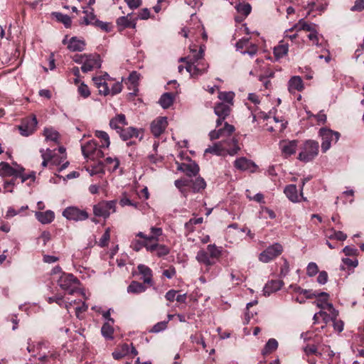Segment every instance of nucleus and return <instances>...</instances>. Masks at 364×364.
I'll use <instances>...</instances> for the list:
<instances>
[{"instance_id": "nucleus-62", "label": "nucleus", "mask_w": 364, "mask_h": 364, "mask_svg": "<svg viewBox=\"0 0 364 364\" xmlns=\"http://www.w3.org/2000/svg\"><path fill=\"white\" fill-rule=\"evenodd\" d=\"M250 45V40L247 38H243L237 41L235 44L237 50H240L241 53L242 50H247V48Z\"/></svg>"}, {"instance_id": "nucleus-19", "label": "nucleus", "mask_w": 364, "mask_h": 364, "mask_svg": "<svg viewBox=\"0 0 364 364\" xmlns=\"http://www.w3.org/2000/svg\"><path fill=\"white\" fill-rule=\"evenodd\" d=\"M298 145L297 140L282 141L279 144V147L284 157L287 158L296 153Z\"/></svg>"}, {"instance_id": "nucleus-10", "label": "nucleus", "mask_w": 364, "mask_h": 364, "mask_svg": "<svg viewBox=\"0 0 364 364\" xmlns=\"http://www.w3.org/2000/svg\"><path fill=\"white\" fill-rule=\"evenodd\" d=\"M314 296L321 297V299L318 301L317 306L321 309L326 310L327 317L330 318L331 320H336L338 315V311L333 308V304L328 302V294L326 292L314 293Z\"/></svg>"}, {"instance_id": "nucleus-35", "label": "nucleus", "mask_w": 364, "mask_h": 364, "mask_svg": "<svg viewBox=\"0 0 364 364\" xmlns=\"http://www.w3.org/2000/svg\"><path fill=\"white\" fill-rule=\"evenodd\" d=\"M235 167L240 171H247L255 166L254 163L245 157L237 159L234 162Z\"/></svg>"}, {"instance_id": "nucleus-1", "label": "nucleus", "mask_w": 364, "mask_h": 364, "mask_svg": "<svg viewBox=\"0 0 364 364\" xmlns=\"http://www.w3.org/2000/svg\"><path fill=\"white\" fill-rule=\"evenodd\" d=\"M205 46H200L199 50H196V46H190V55L186 58H181L180 62H186V70L192 77H198L205 73L208 65L203 60Z\"/></svg>"}, {"instance_id": "nucleus-56", "label": "nucleus", "mask_w": 364, "mask_h": 364, "mask_svg": "<svg viewBox=\"0 0 364 364\" xmlns=\"http://www.w3.org/2000/svg\"><path fill=\"white\" fill-rule=\"evenodd\" d=\"M58 152L60 154V156H59L60 159L57 158L56 154H53L52 157V163L55 165H60L61 162L65 160L66 159V153H65V149L64 147H59Z\"/></svg>"}, {"instance_id": "nucleus-13", "label": "nucleus", "mask_w": 364, "mask_h": 364, "mask_svg": "<svg viewBox=\"0 0 364 364\" xmlns=\"http://www.w3.org/2000/svg\"><path fill=\"white\" fill-rule=\"evenodd\" d=\"M63 215L69 220L81 221L88 218V213L85 210H80L75 207H68L63 212Z\"/></svg>"}, {"instance_id": "nucleus-49", "label": "nucleus", "mask_w": 364, "mask_h": 364, "mask_svg": "<svg viewBox=\"0 0 364 364\" xmlns=\"http://www.w3.org/2000/svg\"><path fill=\"white\" fill-rule=\"evenodd\" d=\"M206 187V183L203 178L198 177L194 181L192 180V183L190 188H192L193 192H200L204 190Z\"/></svg>"}, {"instance_id": "nucleus-28", "label": "nucleus", "mask_w": 364, "mask_h": 364, "mask_svg": "<svg viewBox=\"0 0 364 364\" xmlns=\"http://www.w3.org/2000/svg\"><path fill=\"white\" fill-rule=\"evenodd\" d=\"M137 269L139 273L142 275L141 279L143 280L144 283L152 286L153 275L151 269L148 266L144 264H139Z\"/></svg>"}, {"instance_id": "nucleus-27", "label": "nucleus", "mask_w": 364, "mask_h": 364, "mask_svg": "<svg viewBox=\"0 0 364 364\" xmlns=\"http://www.w3.org/2000/svg\"><path fill=\"white\" fill-rule=\"evenodd\" d=\"M284 193L287 198L292 203L299 202L300 193H298L297 188L294 184L287 185L284 189Z\"/></svg>"}, {"instance_id": "nucleus-55", "label": "nucleus", "mask_w": 364, "mask_h": 364, "mask_svg": "<svg viewBox=\"0 0 364 364\" xmlns=\"http://www.w3.org/2000/svg\"><path fill=\"white\" fill-rule=\"evenodd\" d=\"M235 8L237 12L241 14L244 17L247 16L251 12V6L248 3L239 4Z\"/></svg>"}, {"instance_id": "nucleus-53", "label": "nucleus", "mask_w": 364, "mask_h": 364, "mask_svg": "<svg viewBox=\"0 0 364 364\" xmlns=\"http://www.w3.org/2000/svg\"><path fill=\"white\" fill-rule=\"evenodd\" d=\"M207 251L211 259H218L220 257L222 251L221 249L215 245H208Z\"/></svg>"}, {"instance_id": "nucleus-60", "label": "nucleus", "mask_w": 364, "mask_h": 364, "mask_svg": "<svg viewBox=\"0 0 364 364\" xmlns=\"http://www.w3.org/2000/svg\"><path fill=\"white\" fill-rule=\"evenodd\" d=\"M304 353L306 355H316L317 356H322V353L318 351V348L314 345H307L304 348Z\"/></svg>"}, {"instance_id": "nucleus-58", "label": "nucleus", "mask_w": 364, "mask_h": 364, "mask_svg": "<svg viewBox=\"0 0 364 364\" xmlns=\"http://www.w3.org/2000/svg\"><path fill=\"white\" fill-rule=\"evenodd\" d=\"M41 153L42 158L43 159L41 165H42V166L46 167L47 166L48 161V160L52 161L53 151H52V150H50V149L48 148V149H46V151H44L43 149H41Z\"/></svg>"}, {"instance_id": "nucleus-33", "label": "nucleus", "mask_w": 364, "mask_h": 364, "mask_svg": "<svg viewBox=\"0 0 364 364\" xmlns=\"http://www.w3.org/2000/svg\"><path fill=\"white\" fill-rule=\"evenodd\" d=\"M122 140L126 141L133 137H139V130L132 127L123 128L119 133Z\"/></svg>"}, {"instance_id": "nucleus-4", "label": "nucleus", "mask_w": 364, "mask_h": 364, "mask_svg": "<svg viewBox=\"0 0 364 364\" xmlns=\"http://www.w3.org/2000/svg\"><path fill=\"white\" fill-rule=\"evenodd\" d=\"M318 152V142L312 139L306 140L300 147L297 159L304 163H308L313 161Z\"/></svg>"}, {"instance_id": "nucleus-57", "label": "nucleus", "mask_w": 364, "mask_h": 364, "mask_svg": "<svg viewBox=\"0 0 364 364\" xmlns=\"http://www.w3.org/2000/svg\"><path fill=\"white\" fill-rule=\"evenodd\" d=\"M139 77L140 75L137 72L133 71L129 74V76L127 79L128 82L130 84V86L132 87L134 91L136 90L137 83Z\"/></svg>"}, {"instance_id": "nucleus-18", "label": "nucleus", "mask_w": 364, "mask_h": 364, "mask_svg": "<svg viewBox=\"0 0 364 364\" xmlns=\"http://www.w3.org/2000/svg\"><path fill=\"white\" fill-rule=\"evenodd\" d=\"M136 21L137 18H133L131 14L119 17L116 21L118 31H122L127 28H135L136 26Z\"/></svg>"}, {"instance_id": "nucleus-34", "label": "nucleus", "mask_w": 364, "mask_h": 364, "mask_svg": "<svg viewBox=\"0 0 364 364\" xmlns=\"http://www.w3.org/2000/svg\"><path fill=\"white\" fill-rule=\"evenodd\" d=\"M178 169L189 177L196 176L199 171V167L196 164H182L179 166Z\"/></svg>"}, {"instance_id": "nucleus-5", "label": "nucleus", "mask_w": 364, "mask_h": 364, "mask_svg": "<svg viewBox=\"0 0 364 364\" xmlns=\"http://www.w3.org/2000/svg\"><path fill=\"white\" fill-rule=\"evenodd\" d=\"M58 284L70 294H73L80 290V281L70 273H62L58 279Z\"/></svg>"}, {"instance_id": "nucleus-46", "label": "nucleus", "mask_w": 364, "mask_h": 364, "mask_svg": "<svg viewBox=\"0 0 364 364\" xmlns=\"http://www.w3.org/2000/svg\"><path fill=\"white\" fill-rule=\"evenodd\" d=\"M113 324L114 323H112L110 321H106L101 328L102 336L107 339L111 340L113 338Z\"/></svg>"}, {"instance_id": "nucleus-32", "label": "nucleus", "mask_w": 364, "mask_h": 364, "mask_svg": "<svg viewBox=\"0 0 364 364\" xmlns=\"http://www.w3.org/2000/svg\"><path fill=\"white\" fill-rule=\"evenodd\" d=\"M283 286L282 280H272L267 282L263 289L264 295H270L272 293L279 290Z\"/></svg>"}, {"instance_id": "nucleus-61", "label": "nucleus", "mask_w": 364, "mask_h": 364, "mask_svg": "<svg viewBox=\"0 0 364 364\" xmlns=\"http://www.w3.org/2000/svg\"><path fill=\"white\" fill-rule=\"evenodd\" d=\"M342 262H343V264L341 265V269H342V270L346 269V266L348 267H350V268H355L358 264L357 259L353 260L349 258H343L342 259Z\"/></svg>"}, {"instance_id": "nucleus-15", "label": "nucleus", "mask_w": 364, "mask_h": 364, "mask_svg": "<svg viewBox=\"0 0 364 364\" xmlns=\"http://www.w3.org/2000/svg\"><path fill=\"white\" fill-rule=\"evenodd\" d=\"M234 131L235 127L225 122L223 128L211 131L209 133V136L210 140H215L220 137H226V139H229L230 137H232V134Z\"/></svg>"}, {"instance_id": "nucleus-3", "label": "nucleus", "mask_w": 364, "mask_h": 364, "mask_svg": "<svg viewBox=\"0 0 364 364\" xmlns=\"http://www.w3.org/2000/svg\"><path fill=\"white\" fill-rule=\"evenodd\" d=\"M240 147L235 137H230L224 141L213 144L205 150V154H211L216 156H225L227 154L234 156L239 151Z\"/></svg>"}, {"instance_id": "nucleus-20", "label": "nucleus", "mask_w": 364, "mask_h": 364, "mask_svg": "<svg viewBox=\"0 0 364 364\" xmlns=\"http://www.w3.org/2000/svg\"><path fill=\"white\" fill-rule=\"evenodd\" d=\"M159 241H153L146 247V251L151 253L155 252L156 255L159 257L166 256L169 254L170 250L165 245L159 243Z\"/></svg>"}, {"instance_id": "nucleus-23", "label": "nucleus", "mask_w": 364, "mask_h": 364, "mask_svg": "<svg viewBox=\"0 0 364 364\" xmlns=\"http://www.w3.org/2000/svg\"><path fill=\"white\" fill-rule=\"evenodd\" d=\"M63 44L68 43V48L71 51H82L85 49V42L82 39H79L77 37H72L68 42L65 38L63 41Z\"/></svg>"}, {"instance_id": "nucleus-36", "label": "nucleus", "mask_w": 364, "mask_h": 364, "mask_svg": "<svg viewBox=\"0 0 364 364\" xmlns=\"http://www.w3.org/2000/svg\"><path fill=\"white\" fill-rule=\"evenodd\" d=\"M196 259L198 262L205 264L206 266H211L214 264L212 261L208 251L200 250L198 252L196 255Z\"/></svg>"}, {"instance_id": "nucleus-59", "label": "nucleus", "mask_w": 364, "mask_h": 364, "mask_svg": "<svg viewBox=\"0 0 364 364\" xmlns=\"http://www.w3.org/2000/svg\"><path fill=\"white\" fill-rule=\"evenodd\" d=\"M109 239H110V230H109V228H107L98 242L99 246H100L101 247H106L108 245Z\"/></svg>"}, {"instance_id": "nucleus-21", "label": "nucleus", "mask_w": 364, "mask_h": 364, "mask_svg": "<svg viewBox=\"0 0 364 364\" xmlns=\"http://www.w3.org/2000/svg\"><path fill=\"white\" fill-rule=\"evenodd\" d=\"M109 78V75L105 74L103 76H96L92 77V80L95 86L99 89V92L104 95H109V87L107 82V79Z\"/></svg>"}, {"instance_id": "nucleus-50", "label": "nucleus", "mask_w": 364, "mask_h": 364, "mask_svg": "<svg viewBox=\"0 0 364 364\" xmlns=\"http://www.w3.org/2000/svg\"><path fill=\"white\" fill-rule=\"evenodd\" d=\"M235 94L232 92H220L218 94V98L225 104H228L231 106L233 105V99Z\"/></svg>"}, {"instance_id": "nucleus-17", "label": "nucleus", "mask_w": 364, "mask_h": 364, "mask_svg": "<svg viewBox=\"0 0 364 364\" xmlns=\"http://www.w3.org/2000/svg\"><path fill=\"white\" fill-rule=\"evenodd\" d=\"M167 125V118L159 117L151 122V132L155 137H158L164 132Z\"/></svg>"}, {"instance_id": "nucleus-47", "label": "nucleus", "mask_w": 364, "mask_h": 364, "mask_svg": "<svg viewBox=\"0 0 364 364\" xmlns=\"http://www.w3.org/2000/svg\"><path fill=\"white\" fill-rule=\"evenodd\" d=\"M203 221L202 217L191 218L185 223L184 228L188 233L193 232L195 230V225L201 224Z\"/></svg>"}, {"instance_id": "nucleus-24", "label": "nucleus", "mask_w": 364, "mask_h": 364, "mask_svg": "<svg viewBox=\"0 0 364 364\" xmlns=\"http://www.w3.org/2000/svg\"><path fill=\"white\" fill-rule=\"evenodd\" d=\"M127 125L125 115L123 114H117L112 118L109 122V127L111 129L116 130L119 134L124 126Z\"/></svg>"}, {"instance_id": "nucleus-14", "label": "nucleus", "mask_w": 364, "mask_h": 364, "mask_svg": "<svg viewBox=\"0 0 364 364\" xmlns=\"http://www.w3.org/2000/svg\"><path fill=\"white\" fill-rule=\"evenodd\" d=\"M231 107V105L224 102H219L215 106L214 112L218 117L216 120L217 127H220L226 117L230 115Z\"/></svg>"}, {"instance_id": "nucleus-31", "label": "nucleus", "mask_w": 364, "mask_h": 364, "mask_svg": "<svg viewBox=\"0 0 364 364\" xmlns=\"http://www.w3.org/2000/svg\"><path fill=\"white\" fill-rule=\"evenodd\" d=\"M175 186L184 197H187L188 189L192 183V179L181 178L175 181Z\"/></svg>"}, {"instance_id": "nucleus-51", "label": "nucleus", "mask_w": 364, "mask_h": 364, "mask_svg": "<svg viewBox=\"0 0 364 364\" xmlns=\"http://www.w3.org/2000/svg\"><path fill=\"white\" fill-rule=\"evenodd\" d=\"M95 136L101 140L102 147H109L110 144V141L109 136L107 132L104 131L97 130L95 132Z\"/></svg>"}, {"instance_id": "nucleus-43", "label": "nucleus", "mask_w": 364, "mask_h": 364, "mask_svg": "<svg viewBox=\"0 0 364 364\" xmlns=\"http://www.w3.org/2000/svg\"><path fill=\"white\" fill-rule=\"evenodd\" d=\"M174 96L170 92L163 94L159 99V104L164 109L168 108L173 102Z\"/></svg>"}, {"instance_id": "nucleus-7", "label": "nucleus", "mask_w": 364, "mask_h": 364, "mask_svg": "<svg viewBox=\"0 0 364 364\" xmlns=\"http://www.w3.org/2000/svg\"><path fill=\"white\" fill-rule=\"evenodd\" d=\"M117 200H102L93 206V213L97 217L105 219L116 212Z\"/></svg>"}, {"instance_id": "nucleus-37", "label": "nucleus", "mask_w": 364, "mask_h": 364, "mask_svg": "<svg viewBox=\"0 0 364 364\" xmlns=\"http://www.w3.org/2000/svg\"><path fill=\"white\" fill-rule=\"evenodd\" d=\"M83 13L85 14V16L82 18V23L85 25H92L97 19L94 9L92 7H86L84 9Z\"/></svg>"}, {"instance_id": "nucleus-2", "label": "nucleus", "mask_w": 364, "mask_h": 364, "mask_svg": "<svg viewBox=\"0 0 364 364\" xmlns=\"http://www.w3.org/2000/svg\"><path fill=\"white\" fill-rule=\"evenodd\" d=\"M162 234V229L156 227H151L150 228V235L139 232L136 233L135 238L132 240L130 247L135 252L140 251L143 247L146 250V247L150 245L151 242L159 241V237Z\"/></svg>"}, {"instance_id": "nucleus-38", "label": "nucleus", "mask_w": 364, "mask_h": 364, "mask_svg": "<svg viewBox=\"0 0 364 364\" xmlns=\"http://www.w3.org/2000/svg\"><path fill=\"white\" fill-rule=\"evenodd\" d=\"M43 135L47 141H53L55 144L58 143L59 133L53 128H45Z\"/></svg>"}, {"instance_id": "nucleus-30", "label": "nucleus", "mask_w": 364, "mask_h": 364, "mask_svg": "<svg viewBox=\"0 0 364 364\" xmlns=\"http://www.w3.org/2000/svg\"><path fill=\"white\" fill-rule=\"evenodd\" d=\"M317 25L315 23H306L304 18L300 19L297 23L294 25L293 27L289 29V31H306L309 32H312L315 29H316Z\"/></svg>"}, {"instance_id": "nucleus-44", "label": "nucleus", "mask_w": 364, "mask_h": 364, "mask_svg": "<svg viewBox=\"0 0 364 364\" xmlns=\"http://www.w3.org/2000/svg\"><path fill=\"white\" fill-rule=\"evenodd\" d=\"M308 38L316 46H317V47L323 46V37L321 34L318 33L317 29H315L314 31L311 32L308 35Z\"/></svg>"}, {"instance_id": "nucleus-6", "label": "nucleus", "mask_w": 364, "mask_h": 364, "mask_svg": "<svg viewBox=\"0 0 364 364\" xmlns=\"http://www.w3.org/2000/svg\"><path fill=\"white\" fill-rule=\"evenodd\" d=\"M318 136L321 138V151L323 153H326L331 147L332 143L338 141L340 134L328 128L323 127L319 129Z\"/></svg>"}, {"instance_id": "nucleus-42", "label": "nucleus", "mask_w": 364, "mask_h": 364, "mask_svg": "<svg viewBox=\"0 0 364 364\" xmlns=\"http://www.w3.org/2000/svg\"><path fill=\"white\" fill-rule=\"evenodd\" d=\"M146 287L144 284L139 282L133 281L127 287V291L132 294H140L144 292Z\"/></svg>"}, {"instance_id": "nucleus-63", "label": "nucleus", "mask_w": 364, "mask_h": 364, "mask_svg": "<svg viewBox=\"0 0 364 364\" xmlns=\"http://www.w3.org/2000/svg\"><path fill=\"white\" fill-rule=\"evenodd\" d=\"M318 272V268L315 262L309 263L306 267V274L309 277L315 276Z\"/></svg>"}, {"instance_id": "nucleus-12", "label": "nucleus", "mask_w": 364, "mask_h": 364, "mask_svg": "<svg viewBox=\"0 0 364 364\" xmlns=\"http://www.w3.org/2000/svg\"><path fill=\"white\" fill-rule=\"evenodd\" d=\"M191 21L194 23L195 27H185L181 30V33H183V36L185 38H195V36L196 34V31H203L202 36L204 40H207L208 36L207 33L204 31V27L200 22V21L198 19L197 16L195 14H191Z\"/></svg>"}, {"instance_id": "nucleus-52", "label": "nucleus", "mask_w": 364, "mask_h": 364, "mask_svg": "<svg viewBox=\"0 0 364 364\" xmlns=\"http://www.w3.org/2000/svg\"><path fill=\"white\" fill-rule=\"evenodd\" d=\"M87 171L90 173V176H95L97 174H103L104 173V166L103 164L99 162L95 166H90L86 168Z\"/></svg>"}, {"instance_id": "nucleus-39", "label": "nucleus", "mask_w": 364, "mask_h": 364, "mask_svg": "<svg viewBox=\"0 0 364 364\" xmlns=\"http://www.w3.org/2000/svg\"><path fill=\"white\" fill-rule=\"evenodd\" d=\"M103 166L104 168L106 167L109 171L114 172L119 168V161L117 157H107Z\"/></svg>"}, {"instance_id": "nucleus-11", "label": "nucleus", "mask_w": 364, "mask_h": 364, "mask_svg": "<svg viewBox=\"0 0 364 364\" xmlns=\"http://www.w3.org/2000/svg\"><path fill=\"white\" fill-rule=\"evenodd\" d=\"M38 122L35 115L26 117L22 119L18 129L20 134L23 136L31 135L36 130Z\"/></svg>"}, {"instance_id": "nucleus-22", "label": "nucleus", "mask_w": 364, "mask_h": 364, "mask_svg": "<svg viewBox=\"0 0 364 364\" xmlns=\"http://www.w3.org/2000/svg\"><path fill=\"white\" fill-rule=\"evenodd\" d=\"M16 167H12L7 162L0 163V176H14L18 177L20 175L21 166L16 164Z\"/></svg>"}, {"instance_id": "nucleus-9", "label": "nucleus", "mask_w": 364, "mask_h": 364, "mask_svg": "<svg viewBox=\"0 0 364 364\" xmlns=\"http://www.w3.org/2000/svg\"><path fill=\"white\" fill-rule=\"evenodd\" d=\"M81 149L85 158L92 160H98L103 157L104 154L102 151L97 146V143L93 140L82 145Z\"/></svg>"}, {"instance_id": "nucleus-41", "label": "nucleus", "mask_w": 364, "mask_h": 364, "mask_svg": "<svg viewBox=\"0 0 364 364\" xmlns=\"http://www.w3.org/2000/svg\"><path fill=\"white\" fill-rule=\"evenodd\" d=\"M289 50V46L287 43L281 41L280 43L274 49V54L276 58H282L285 56Z\"/></svg>"}, {"instance_id": "nucleus-29", "label": "nucleus", "mask_w": 364, "mask_h": 364, "mask_svg": "<svg viewBox=\"0 0 364 364\" xmlns=\"http://www.w3.org/2000/svg\"><path fill=\"white\" fill-rule=\"evenodd\" d=\"M36 219L42 224H49L54 220L55 214L52 210H46L45 212L37 211L35 213Z\"/></svg>"}, {"instance_id": "nucleus-26", "label": "nucleus", "mask_w": 364, "mask_h": 364, "mask_svg": "<svg viewBox=\"0 0 364 364\" xmlns=\"http://www.w3.org/2000/svg\"><path fill=\"white\" fill-rule=\"evenodd\" d=\"M304 88V86L301 77L293 76L289 80L288 90L291 93H294L296 91L301 92Z\"/></svg>"}, {"instance_id": "nucleus-8", "label": "nucleus", "mask_w": 364, "mask_h": 364, "mask_svg": "<svg viewBox=\"0 0 364 364\" xmlns=\"http://www.w3.org/2000/svg\"><path fill=\"white\" fill-rule=\"evenodd\" d=\"M283 252V247L281 244L276 242L267 247L258 257L260 262L268 263L279 256Z\"/></svg>"}, {"instance_id": "nucleus-40", "label": "nucleus", "mask_w": 364, "mask_h": 364, "mask_svg": "<svg viewBox=\"0 0 364 364\" xmlns=\"http://www.w3.org/2000/svg\"><path fill=\"white\" fill-rule=\"evenodd\" d=\"M129 353V346L128 344L124 343L120 347L117 348L113 353L112 356L115 360H120L125 357Z\"/></svg>"}, {"instance_id": "nucleus-45", "label": "nucleus", "mask_w": 364, "mask_h": 364, "mask_svg": "<svg viewBox=\"0 0 364 364\" xmlns=\"http://www.w3.org/2000/svg\"><path fill=\"white\" fill-rule=\"evenodd\" d=\"M52 16H54L58 21L62 23L65 28H70L71 26L72 20L69 16L60 12H53Z\"/></svg>"}, {"instance_id": "nucleus-16", "label": "nucleus", "mask_w": 364, "mask_h": 364, "mask_svg": "<svg viewBox=\"0 0 364 364\" xmlns=\"http://www.w3.org/2000/svg\"><path fill=\"white\" fill-rule=\"evenodd\" d=\"M101 67L100 57L97 54L87 55L84 64L81 67V70L83 73H87L92 70L95 68H99Z\"/></svg>"}, {"instance_id": "nucleus-25", "label": "nucleus", "mask_w": 364, "mask_h": 364, "mask_svg": "<svg viewBox=\"0 0 364 364\" xmlns=\"http://www.w3.org/2000/svg\"><path fill=\"white\" fill-rule=\"evenodd\" d=\"M269 123H274V125H269L268 124H266L265 125V129L270 132H281L286 128L287 126V122H284V120H280L276 117H274L272 118L271 117V119L269 120Z\"/></svg>"}, {"instance_id": "nucleus-54", "label": "nucleus", "mask_w": 364, "mask_h": 364, "mask_svg": "<svg viewBox=\"0 0 364 364\" xmlns=\"http://www.w3.org/2000/svg\"><path fill=\"white\" fill-rule=\"evenodd\" d=\"M274 73L272 70H267L264 75H259V80L261 81L266 89H269L271 87L269 78L274 77Z\"/></svg>"}, {"instance_id": "nucleus-64", "label": "nucleus", "mask_w": 364, "mask_h": 364, "mask_svg": "<svg viewBox=\"0 0 364 364\" xmlns=\"http://www.w3.org/2000/svg\"><path fill=\"white\" fill-rule=\"evenodd\" d=\"M77 90L79 94L84 98H87L90 95V90L84 82L79 85Z\"/></svg>"}, {"instance_id": "nucleus-48", "label": "nucleus", "mask_w": 364, "mask_h": 364, "mask_svg": "<svg viewBox=\"0 0 364 364\" xmlns=\"http://www.w3.org/2000/svg\"><path fill=\"white\" fill-rule=\"evenodd\" d=\"M278 347V342L274 338H270L265 344L262 353L263 355H266L276 350Z\"/></svg>"}]
</instances>
